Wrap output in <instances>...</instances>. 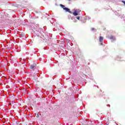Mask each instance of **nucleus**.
I'll return each instance as SVG.
<instances>
[{
	"mask_svg": "<svg viewBox=\"0 0 125 125\" xmlns=\"http://www.w3.org/2000/svg\"><path fill=\"white\" fill-rule=\"evenodd\" d=\"M30 68L31 71H34L35 69H37V64L34 63L33 64H31L30 65Z\"/></svg>",
	"mask_w": 125,
	"mask_h": 125,
	"instance_id": "1",
	"label": "nucleus"
},
{
	"mask_svg": "<svg viewBox=\"0 0 125 125\" xmlns=\"http://www.w3.org/2000/svg\"><path fill=\"white\" fill-rule=\"evenodd\" d=\"M79 13L80 12H79L77 9H75L74 10V12L73 13V14L74 15V16H77V15H79Z\"/></svg>",
	"mask_w": 125,
	"mask_h": 125,
	"instance_id": "2",
	"label": "nucleus"
},
{
	"mask_svg": "<svg viewBox=\"0 0 125 125\" xmlns=\"http://www.w3.org/2000/svg\"><path fill=\"white\" fill-rule=\"evenodd\" d=\"M63 9L64 10H65L66 12H69V13H70V14H72V11L70 10V9L66 7H63Z\"/></svg>",
	"mask_w": 125,
	"mask_h": 125,
	"instance_id": "3",
	"label": "nucleus"
},
{
	"mask_svg": "<svg viewBox=\"0 0 125 125\" xmlns=\"http://www.w3.org/2000/svg\"><path fill=\"white\" fill-rule=\"evenodd\" d=\"M103 41V37L100 36L99 38V41L101 42Z\"/></svg>",
	"mask_w": 125,
	"mask_h": 125,
	"instance_id": "4",
	"label": "nucleus"
},
{
	"mask_svg": "<svg viewBox=\"0 0 125 125\" xmlns=\"http://www.w3.org/2000/svg\"><path fill=\"white\" fill-rule=\"evenodd\" d=\"M61 6L62 7V8H63V7H65V6H64V5H62V4H61Z\"/></svg>",
	"mask_w": 125,
	"mask_h": 125,
	"instance_id": "5",
	"label": "nucleus"
},
{
	"mask_svg": "<svg viewBox=\"0 0 125 125\" xmlns=\"http://www.w3.org/2000/svg\"><path fill=\"white\" fill-rule=\"evenodd\" d=\"M39 117H40V115L39 114V113H38L36 117L39 118Z\"/></svg>",
	"mask_w": 125,
	"mask_h": 125,
	"instance_id": "6",
	"label": "nucleus"
},
{
	"mask_svg": "<svg viewBox=\"0 0 125 125\" xmlns=\"http://www.w3.org/2000/svg\"><path fill=\"white\" fill-rule=\"evenodd\" d=\"M77 19H78V20H80V17H77Z\"/></svg>",
	"mask_w": 125,
	"mask_h": 125,
	"instance_id": "7",
	"label": "nucleus"
},
{
	"mask_svg": "<svg viewBox=\"0 0 125 125\" xmlns=\"http://www.w3.org/2000/svg\"><path fill=\"white\" fill-rule=\"evenodd\" d=\"M122 2H123V3H124V4H125V1L122 0Z\"/></svg>",
	"mask_w": 125,
	"mask_h": 125,
	"instance_id": "8",
	"label": "nucleus"
},
{
	"mask_svg": "<svg viewBox=\"0 0 125 125\" xmlns=\"http://www.w3.org/2000/svg\"><path fill=\"white\" fill-rule=\"evenodd\" d=\"M94 30V28H91V30L93 31Z\"/></svg>",
	"mask_w": 125,
	"mask_h": 125,
	"instance_id": "9",
	"label": "nucleus"
}]
</instances>
